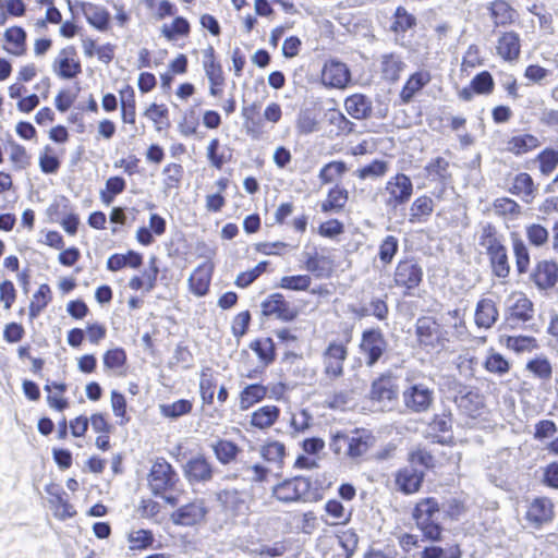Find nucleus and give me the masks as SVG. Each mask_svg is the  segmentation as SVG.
Instances as JSON below:
<instances>
[{
  "label": "nucleus",
  "mask_w": 558,
  "mask_h": 558,
  "mask_svg": "<svg viewBox=\"0 0 558 558\" xmlns=\"http://www.w3.org/2000/svg\"><path fill=\"white\" fill-rule=\"evenodd\" d=\"M373 444V437L366 433L352 436L348 439V453L350 457L357 458L366 453Z\"/></svg>",
  "instance_id": "47"
},
{
  "label": "nucleus",
  "mask_w": 558,
  "mask_h": 558,
  "mask_svg": "<svg viewBox=\"0 0 558 558\" xmlns=\"http://www.w3.org/2000/svg\"><path fill=\"white\" fill-rule=\"evenodd\" d=\"M404 68L405 63L397 54H384L380 59V72L386 81H398Z\"/></svg>",
  "instance_id": "26"
},
{
  "label": "nucleus",
  "mask_w": 558,
  "mask_h": 558,
  "mask_svg": "<svg viewBox=\"0 0 558 558\" xmlns=\"http://www.w3.org/2000/svg\"><path fill=\"white\" fill-rule=\"evenodd\" d=\"M525 233L529 242L534 246H543L549 239L548 230L538 223L526 226Z\"/></svg>",
  "instance_id": "60"
},
{
  "label": "nucleus",
  "mask_w": 558,
  "mask_h": 558,
  "mask_svg": "<svg viewBox=\"0 0 558 558\" xmlns=\"http://www.w3.org/2000/svg\"><path fill=\"white\" fill-rule=\"evenodd\" d=\"M295 128L302 135L314 133L318 130L317 114L312 109L301 110L296 117Z\"/></svg>",
  "instance_id": "39"
},
{
  "label": "nucleus",
  "mask_w": 558,
  "mask_h": 558,
  "mask_svg": "<svg viewBox=\"0 0 558 558\" xmlns=\"http://www.w3.org/2000/svg\"><path fill=\"white\" fill-rule=\"evenodd\" d=\"M526 371L534 377L547 381L553 376V365L547 356L541 354L527 361Z\"/></svg>",
  "instance_id": "33"
},
{
  "label": "nucleus",
  "mask_w": 558,
  "mask_h": 558,
  "mask_svg": "<svg viewBox=\"0 0 558 558\" xmlns=\"http://www.w3.org/2000/svg\"><path fill=\"white\" fill-rule=\"evenodd\" d=\"M506 320L510 325L526 322L533 316V304L522 292H513L505 302Z\"/></svg>",
  "instance_id": "9"
},
{
  "label": "nucleus",
  "mask_w": 558,
  "mask_h": 558,
  "mask_svg": "<svg viewBox=\"0 0 558 558\" xmlns=\"http://www.w3.org/2000/svg\"><path fill=\"white\" fill-rule=\"evenodd\" d=\"M461 553L458 547L444 549L441 547L432 546L424 549L422 558H460Z\"/></svg>",
  "instance_id": "64"
},
{
  "label": "nucleus",
  "mask_w": 558,
  "mask_h": 558,
  "mask_svg": "<svg viewBox=\"0 0 558 558\" xmlns=\"http://www.w3.org/2000/svg\"><path fill=\"white\" fill-rule=\"evenodd\" d=\"M259 453L265 461L281 469L286 457V447L280 441L269 440L260 447Z\"/></svg>",
  "instance_id": "28"
},
{
  "label": "nucleus",
  "mask_w": 558,
  "mask_h": 558,
  "mask_svg": "<svg viewBox=\"0 0 558 558\" xmlns=\"http://www.w3.org/2000/svg\"><path fill=\"white\" fill-rule=\"evenodd\" d=\"M432 77L428 71L421 70L413 73L400 92L402 104H409L429 82Z\"/></svg>",
  "instance_id": "19"
},
{
  "label": "nucleus",
  "mask_w": 558,
  "mask_h": 558,
  "mask_svg": "<svg viewBox=\"0 0 558 558\" xmlns=\"http://www.w3.org/2000/svg\"><path fill=\"white\" fill-rule=\"evenodd\" d=\"M216 458L222 463L228 464L233 461L240 452L239 447L229 440H218L213 445Z\"/></svg>",
  "instance_id": "44"
},
{
  "label": "nucleus",
  "mask_w": 558,
  "mask_h": 558,
  "mask_svg": "<svg viewBox=\"0 0 558 558\" xmlns=\"http://www.w3.org/2000/svg\"><path fill=\"white\" fill-rule=\"evenodd\" d=\"M216 388V380L214 378L213 372L210 368H205L201 373L199 378V391L201 397L205 403L211 404L214 401Z\"/></svg>",
  "instance_id": "49"
},
{
  "label": "nucleus",
  "mask_w": 558,
  "mask_h": 558,
  "mask_svg": "<svg viewBox=\"0 0 558 558\" xmlns=\"http://www.w3.org/2000/svg\"><path fill=\"white\" fill-rule=\"evenodd\" d=\"M82 10L88 23L95 28L101 32L108 28L110 15L105 8L94 3H84Z\"/></svg>",
  "instance_id": "24"
},
{
  "label": "nucleus",
  "mask_w": 558,
  "mask_h": 558,
  "mask_svg": "<svg viewBox=\"0 0 558 558\" xmlns=\"http://www.w3.org/2000/svg\"><path fill=\"white\" fill-rule=\"evenodd\" d=\"M51 300V290L48 284H41L34 293L29 304L31 317H36Z\"/></svg>",
  "instance_id": "48"
},
{
  "label": "nucleus",
  "mask_w": 558,
  "mask_h": 558,
  "mask_svg": "<svg viewBox=\"0 0 558 558\" xmlns=\"http://www.w3.org/2000/svg\"><path fill=\"white\" fill-rule=\"evenodd\" d=\"M539 170L544 175H549L558 165V151L545 149L538 155Z\"/></svg>",
  "instance_id": "63"
},
{
  "label": "nucleus",
  "mask_w": 558,
  "mask_h": 558,
  "mask_svg": "<svg viewBox=\"0 0 558 558\" xmlns=\"http://www.w3.org/2000/svg\"><path fill=\"white\" fill-rule=\"evenodd\" d=\"M486 92H488V72L484 71L473 78L469 87L460 92V97L463 100H470L474 93L484 94Z\"/></svg>",
  "instance_id": "52"
},
{
  "label": "nucleus",
  "mask_w": 558,
  "mask_h": 558,
  "mask_svg": "<svg viewBox=\"0 0 558 558\" xmlns=\"http://www.w3.org/2000/svg\"><path fill=\"white\" fill-rule=\"evenodd\" d=\"M456 402L463 413L471 417H476L484 408L485 399L475 391H469L465 395L457 397Z\"/></svg>",
  "instance_id": "25"
},
{
  "label": "nucleus",
  "mask_w": 558,
  "mask_h": 558,
  "mask_svg": "<svg viewBox=\"0 0 558 558\" xmlns=\"http://www.w3.org/2000/svg\"><path fill=\"white\" fill-rule=\"evenodd\" d=\"M265 316H272L282 322H291L296 318L298 310L280 293L268 295L260 304Z\"/></svg>",
  "instance_id": "10"
},
{
  "label": "nucleus",
  "mask_w": 558,
  "mask_h": 558,
  "mask_svg": "<svg viewBox=\"0 0 558 558\" xmlns=\"http://www.w3.org/2000/svg\"><path fill=\"white\" fill-rule=\"evenodd\" d=\"M177 474L170 463L158 459L151 466L148 483L155 495H162L172 489L177 483Z\"/></svg>",
  "instance_id": "5"
},
{
  "label": "nucleus",
  "mask_w": 558,
  "mask_h": 558,
  "mask_svg": "<svg viewBox=\"0 0 558 558\" xmlns=\"http://www.w3.org/2000/svg\"><path fill=\"white\" fill-rule=\"evenodd\" d=\"M5 50L14 56H23L26 51V33L22 27L13 26L4 32Z\"/></svg>",
  "instance_id": "23"
},
{
  "label": "nucleus",
  "mask_w": 558,
  "mask_h": 558,
  "mask_svg": "<svg viewBox=\"0 0 558 558\" xmlns=\"http://www.w3.org/2000/svg\"><path fill=\"white\" fill-rule=\"evenodd\" d=\"M251 349L256 352L260 362L268 365L275 360V344L270 338H264L251 343Z\"/></svg>",
  "instance_id": "50"
},
{
  "label": "nucleus",
  "mask_w": 558,
  "mask_h": 558,
  "mask_svg": "<svg viewBox=\"0 0 558 558\" xmlns=\"http://www.w3.org/2000/svg\"><path fill=\"white\" fill-rule=\"evenodd\" d=\"M348 170L343 161H331L325 165L319 171V180L327 184L340 179Z\"/></svg>",
  "instance_id": "51"
},
{
  "label": "nucleus",
  "mask_w": 558,
  "mask_h": 558,
  "mask_svg": "<svg viewBox=\"0 0 558 558\" xmlns=\"http://www.w3.org/2000/svg\"><path fill=\"white\" fill-rule=\"evenodd\" d=\"M193 403L190 400L181 399L168 404H160L159 412L162 416L175 420L189 414L192 411Z\"/></svg>",
  "instance_id": "41"
},
{
  "label": "nucleus",
  "mask_w": 558,
  "mask_h": 558,
  "mask_svg": "<svg viewBox=\"0 0 558 558\" xmlns=\"http://www.w3.org/2000/svg\"><path fill=\"white\" fill-rule=\"evenodd\" d=\"M379 196L388 211H396L405 205L412 197L413 183L404 173L390 177L385 186L379 191Z\"/></svg>",
  "instance_id": "1"
},
{
  "label": "nucleus",
  "mask_w": 558,
  "mask_h": 558,
  "mask_svg": "<svg viewBox=\"0 0 558 558\" xmlns=\"http://www.w3.org/2000/svg\"><path fill=\"white\" fill-rule=\"evenodd\" d=\"M143 263L141 254L129 251L126 254H113L107 260V268L118 271L124 267L138 268Z\"/></svg>",
  "instance_id": "29"
},
{
  "label": "nucleus",
  "mask_w": 558,
  "mask_h": 558,
  "mask_svg": "<svg viewBox=\"0 0 558 558\" xmlns=\"http://www.w3.org/2000/svg\"><path fill=\"white\" fill-rule=\"evenodd\" d=\"M206 515V508L202 500H196L179 508L171 514V520L177 525H194L199 523Z\"/></svg>",
  "instance_id": "14"
},
{
  "label": "nucleus",
  "mask_w": 558,
  "mask_h": 558,
  "mask_svg": "<svg viewBox=\"0 0 558 558\" xmlns=\"http://www.w3.org/2000/svg\"><path fill=\"white\" fill-rule=\"evenodd\" d=\"M388 171V163L384 160H374L369 165L357 170V177L362 180L366 178H379Z\"/></svg>",
  "instance_id": "62"
},
{
  "label": "nucleus",
  "mask_w": 558,
  "mask_h": 558,
  "mask_svg": "<svg viewBox=\"0 0 558 558\" xmlns=\"http://www.w3.org/2000/svg\"><path fill=\"white\" fill-rule=\"evenodd\" d=\"M311 282V277L307 275L284 276L280 279L278 287L291 291H306Z\"/></svg>",
  "instance_id": "55"
},
{
  "label": "nucleus",
  "mask_w": 558,
  "mask_h": 558,
  "mask_svg": "<svg viewBox=\"0 0 558 558\" xmlns=\"http://www.w3.org/2000/svg\"><path fill=\"white\" fill-rule=\"evenodd\" d=\"M398 396V390L390 377H380L372 385L371 398L383 407L390 405Z\"/></svg>",
  "instance_id": "17"
},
{
  "label": "nucleus",
  "mask_w": 558,
  "mask_h": 558,
  "mask_svg": "<svg viewBox=\"0 0 558 558\" xmlns=\"http://www.w3.org/2000/svg\"><path fill=\"white\" fill-rule=\"evenodd\" d=\"M399 242L393 235H387L379 245L378 256L385 265L390 264L398 252Z\"/></svg>",
  "instance_id": "59"
},
{
  "label": "nucleus",
  "mask_w": 558,
  "mask_h": 558,
  "mask_svg": "<svg viewBox=\"0 0 558 558\" xmlns=\"http://www.w3.org/2000/svg\"><path fill=\"white\" fill-rule=\"evenodd\" d=\"M510 191L520 196L523 202L531 203L534 198L535 186L530 174L522 172L514 177Z\"/></svg>",
  "instance_id": "30"
},
{
  "label": "nucleus",
  "mask_w": 558,
  "mask_h": 558,
  "mask_svg": "<svg viewBox=\"0 0 558 558\" xmlns=\"http://www.w3.org/2000/svg\"><path fill=\"white\" fill-rule=\"evenodd\" d=\"M538 145H539V142L535 136L525 134V135L513 137L509 142L508 148L510 151H512L517 155H520V154H524L529 150L536 148Z\"/></svg>",
  "instance_id": "54"
},
{
  "label": "nucleus",
  "mask_w": 558,
  "mask_h": 558,
  "mask_svg": "<svg viewBox=\"0 0 558 558\" xmlns=\"http://www.w3.org/2000/svg\"><path fill=\"white\" fill-rule=\"evenodd\" d=\"M102 361L105 368L119 372L126 362V354L123 349H111L104 354Z\"/></svg>",
  "instance_id": "57"
},
{
  "label": "nucleus",
  "mask_w": 558,
  "mask_h": 558,
  "mask_svg": "<svg viewBox=\"0 0 558 558\" xmlns=\"http://www.w3.org/2000/svg\"><path fill=\"white\" fill-rule=\"evenodd\" d=\"M279 409L276 405H264L252 414L251 424L257 428H268L278 420Z\"/></svg>",
  "instance_id": "34"
},
{
  "label": "nucleus",
  "mask_w": 558,
  "mask_h": 558,
  "mask_svg": "<svg viewBox=\"0 0 558 558\" xmlns=\"http://www.w3.org/2000/svg\"><path fill=\"white\" fill-rule=\"evenodd\" d=\"M348 192L347 190L335 186L327 195V198L322 204L324 213L340 211L347 204Z\"/></svg>",
  "instance_id": "35"
},
{
  "label": "nucleus",
  "mask_w": 558,
  "mask_h": 558,
  "mask_svg": "<svg viewBox=\"0 0 558 558\" xmlns=\"http://www.w3.org/2000/svg\"><path fill=\"white\" fill-rule=\"evenodd\" d=\"M214 266L210 263H203L190 276V290L196 296H204L209 289Z\"/></svg>",
  "instance_id": "18"
},
{
  "label": "nucleus",
  "mask_w": 558,
  "mask_h": 558,
  "mask_svg": "<svg viewBox=\"0 0 558 558\" xmlns=\"http://www.w3.org/2000/svg\"><path fill=\"white\" fill-rule=\"evenodd\" d=\"M161 34L168 40H175L178 37H185L190 34V24L184 17H177L168 25L163 24L161 27Z\"/></svg>",
  "instance_id": "46"
},
{
  "label": "nucleus",
  "mask_w": 558,
  "mask_h": 558,
  "mask_svg": "<svg viewBox=\"0 0 558 558\" xmlns=\"http://www.w3.org/2000/svg\"><path fill=\"white\" fill-rule=\"evenodd\" d=\"M320 80L326 87L343 89L351 80V73L347 64L329 60L322 69Z\"/></svg>",
  "instance_id": "11"
},
{
  "label": "nucleus",
  "mask_w": 558,
  "mask_h": 558,
  "mask_svg": "<svg viewBox=\"0 0 558 558\" xmlns=\"http://www.w3.org/2000/svg\"><path fill=\"white\" fill-rule=\"evenodd\" d=\"M325 510L335 521L332 524L347 523L351 518V510L347 509L340 501L336 499L328 500Z\"/></svg>",
  "instance_id": "56"
},
{
  "label": "nucleus",
  "mask_w": 558,
  "mask_h": 558,
  "mask_svg": "<svg viewBox=\"0 0 558 558\" xmlns=\"http://www.w3.org/2000/svg\"><path fill=\"white\" fill-rule=\"evenodd\" d=\"M39 167L44 173H56L60 161L50 146H46L39 155Z\"/></svg>",
  "instance_id": "58"
},
{
  "label": "nucleus",
  "mask_w": 558,
  "mask_h": 558,
  "mask_svg": "<svg viewBox=\"0 0 558 558\" xmlns=\"http://www.w3.org/2000/svg\"><path fill=\"white\" fill-rule=\"evenodd\" d=\"M532 278L538 288H551L558 280V265L554 262L543 260L537 264Z\"/></svg>",
  "instance_id": "20"
},
{
  "label": "nucleus",
  "mask_w": 558,
  "mask_h": 558,
  "mask_svg": "<svg viewBox=\"0 0 558 558\" xmlns=\"http://www.w3.org/2000/svg\"><path fill=\"white\" fill-rule=\"evenodd\" d=\"M425 172L432 181L446 182L450 177L449 162L442 157H437L425 166Z\"/></svg>",
  "instance_id": "37"
},
{
  "label": "nucleus",
  "mask_w": 558,
  "mask_h": 558,
  "mask_svg": "<svg viewBox=\"0 0 558 558\" xmlns=\"http://www.w3.org/2000/svg\"><path fill=\"white\" fill-rule=\"evenodd\" d=\"M213 473L210 462L203 456L190 459L184 466V474L191 483L208 482Z\"/></svg>",
  "instance_id": "15"
},
{
  "label": "nucleus",
  "mask_w": 558,
  "mask_h": 558,
  "mask_svg": "<svg viewBox=\"0 0 558 558\" xmlns=\"http://www.w3.org/2000/svg\"><path fill=\"white\" fill-rule=\"evenodd\" d=\"M348 342L333 340L328 343L322 354L324 374L329 379H336L343 374V364L348 357Z\"/></svg>",
  "instance_id": "3"
},
{
  "label": "nucleus",
  "mask_w": 558,
  "mask_h": 558,
  "mask_svg": "<svg viewBox=\"0 0 558 558\" xmlns=\"http://www.w3.org/2000/svg\"><path fill=\"white\" fill-rule=\"evenodd\" d=\"M126 186L125 180L121 177H111L106 181L105 190L100 191V199L105 205H110L114 197L121 194Z\"/></svg>",
  "instance_id": "43"
},
{
  "label": "nucleus",
  "mask_w": 558,
  "mask_h": 558,
  "mask_svg": "<svg viewBox=\"0 0 558 558\" xmlns=\"http://www.w3.org/2000/svg\"><path fill=\"white\" fill-rule=\"evenodd\" d=\"M402 397L407 409L417 413L428 410L434 399L433 391L426 385L412 381H409Z\"/></svg>",
  "instance_id": "8"
},
{
  "label": "nucleus",
  "mask_w": 558,
  "mask_h": 558,
  "mask_svg": "<svg viewBox=\"0 0 558 558\" xmlns=\"http://www.w3.org/2000/svg\"><path fill=\"white\" fill-rule=\"evenodd\" d=\"M440 514L438 502L434 498H424L416 504L413 511V519L415 520L416 526L427 539L438 541L440 538Z\"/></svg>",
  "instance_id": "2"
},
{
  "label": "nucleus",
  "mask_w": 558,
  "mask_h": 558,
  "mask_svg": "<svg viewBox=\"0 0 558 558\" xmlns=\"http://www.w3.org/2000/svg\"><path fill=\"white\" fill-rule=\"evenodd\" d=\"M53 72L62 78H73L81 73V63L73 47L59 51L52 63Z\"/></svg>",
  "instance_id": "13"
},
{
  "label": "nucleus",
  "mask_w": 558,
  "mask_h": 558,
  "mask_svg": "<svg viewBox=\"0 0 558 558\" xmlns=\"http://www.w3.org/2000/svg\"><path fill=\"white\" fill-rule=\"evenodd\" d=\"M521 44L519 35L509 32L505 33L497 41L496 51L505 61H514L519 58Z\"/></svg>",
  "instance_id": "21"
},
{
  "label": "nucleus",
  "mask_w": 558,
  "mask_h": 558,
  "mask_svg": "<svg viewBox=\"0 0 558 558\" xmlns=\"http://www.w3.org/2000/svg\"><path fill=\"white\" fill-rule=\"evenodd\" d=\"M121 119L123 123L135 124L136 101L134 90L131 87L121 92Z\"/></svg>",
  "instance_id": "36"
},
{
  "label": "nucleus",
  "mask_w": 558,
  "mask_h": 558,
  "mask_svg": "<svg viewBox=\"0 0 558 558\" xmlns=\"http://www.w3.org/2000/svg\"><path fill=\"white\" fill-rule=\"evenodd\" d=\"M203 69L209 81L217 84L218 81H225L222 68L216 60L215 50L211 46L203 50Z\"/></svg>",
  "instance_id": "32"
},
{
  "label": "nucleus",
  "mask_w": 558,
  "mask_h": 558,
  "mask_svg": "<svg viewBox=\"0 0 558 558\" xmlns=\"http://www.w3.org/2000/svg\"><path fill=\"white\" fill-rule=\"evenodd\" d=\"M424 472L413 466H405L396 474V485L404 494L416 493L423 482Z\"/></svg>",
  "instance_id": "16"
},
{
  "label": "nucleus",
  "mask_w": 558,
  "mask_h": 558,
  "mask_svg": "<svg viewBox=\"0 0 558 558\" xmlns=\"http://www.w3.org/2000/svg\"><path fill=\"white\" fill-rule=\"evenodd\" d=\"M267 265V262H260L254 268L241 272L235 279V284L240 288L248 287L266 270Z\"/></svg>",
  "instance_id": "61"
},
{
  "label": "nucleus",
  "mask_w": 558,
  "mask_h": 558,
  "mask_svg": "<svg viewBox=\"0 0 558 558\" xmlns=\"http://www.w3.org/2000/svg\"><path fill=\"white\" fill-rule=\"evenodd\" d=\"M434 211V201L426 195L416 197L409 208V222L423 223Z\"/></svg>",
  "instance_id": "22"
},
{
  "label": "nucleus",
  "mask_w": 558,
  "mask_h": 558,
  "mask_svg": "<svg viewBox=\"0 0 558 558\" xmlns=\"http://www.w3.org/2000/svg\"><path fill=\"white\" fill-rule=\"evenodd\" d=\"M490 17L494 19L496 25H505L514 20V11L505 1H494L490 4Z\"/></svg>",
  "instance_id": "45"
},
{
  "label": "nucleus",
  "mask_w": 558,
  "mask_h": 558,
  "mask_svg": "<svg viewBox=\"0 0 558 558\" xmlns=\"http://www.w3.org/2000/svg\"><path fill=\"white\" fill-rule=\"evenodd\" d=\"M266 388L259 384L246 386L240 393V408L247 410L266 396Z\"/></svg>",
  "instance_id": "38"
},
{
  "label": "nucleus",
  "mask_w": 558,
  "mask_h": 558,
  "mask_svg": "<svg viewBox=\"0 0 558 558\" xmlns=\"http://www.w3.org/2000/svg\"><path fill=\"white\" fill-rule=\"evenodd\" d=\"M310 489V480L296 476L276 485L272 488V496L281 502H294L305 500Z\"/></svg>",
  "instance_id": "6"
},
{
  "label": "nucleus",
  "mask_w": 558,
  "mask_h": 558,
  "mask_svg": "<svg viewBox=\"0 0 558 558\" xmlns=\"http://www.w3.org/2000/svg\"><path fill=\"white\" fill-rule=\"evenodd\" d=\"M344 107L347 112L354 119H364L372 111L371 100L361 94H355L345 99Z\"/></svg>",
  "instance_id": "27"
},
{
  "label": "nucleus",
  "mask_w": 558,
  "mask_h": 558,
  "mask_svg": "<svg viewBox=\"0 0 558 558\" xmlns=\"http://www.w3.org/2000/svg\"><path fill=\"white\" fill-rule=\"evenodd\" d=\"M8 154L13 169L15 170H23L31 163V156L27 154L25 147L15 142L9 143Z\"/></svg>",
  "instance_id": "42"
},
{
  "label": "nucleus",
  "mask_w": 558,
  "mask_h": 558,
  "mask_svg": "<svg viewBox=\"0 0 558 558\" xmlns=\"http://www.w3.org/2000/svg\"><path fill=\"white\" fill-rule=\"evenodd\" d=\"M555 517L554 502L548 497H535L526 506L525 520L530 526L541 529Z\"/></svg>",
  "instance_id": "7"
},
{
  "label": "nucleus",
  "mask_w": 558,
  "mask_h": 558,
  "mask_svg": "<svg viewBox=\"0 0 558 558\" xmlns=\"http://www.w3.org/2000/svg\"><path fill=\"white\" fill-rule=\"evenodd\" d=\"M423 279V269L420 264L411 258L400 260L393 274V282L398 288L404 289V294L420 286Z\"/></svg>",
  "instance_id": "4"
},
{
  "label": "nucleus",
  "mask_w": 558,
  "mask_h": 558,
  "mask_svg": "<svg viewBox=\"0 0 558 558\" xmlns=\"http://www.w3.org/2000/svg\"><path fill=\"white\" fill-rule=\"evenodd\" d=\"M437 325L429 318H420L416 324V333L422 344H432L436 338Z\"/></svg>",
  "instance_id": "53"
},
{
  "label": "nucleus",
  "mask_w": 558,
  "mask_h": 558,
  "mask_svg": "<svg viewBox=\"0 0 558 558\" xmlns=\"http://www.w3.org/2000/svg\"><path fill=\"white\" fill-rule=\"evenodd\" d=\"M362 353L366 356V364L374 365L387 349V342L379 330H366L363 332L360 344Z\"/></svg>",
  "instance_id": "12"
},
{
  "label": "nucleus",
  "mask_w": 558,
  "mask_h": 558,
  "mask_svg": "<svg viewBox=\"0 0 558 558\" xmlns=\"http://www.w3.org/2000/svg\"><path fill=\"white\" fill-rule=\"evenodd\" d=\"M490 264L497 277L505 278L508 276L510 268L506 248L496 241H490Z\"/></svg>",
  "instance_id": "31"
},
{
  "label": "nucleus",
  "mask_w": 558,
  "mask_h": 558,
  "mask_svg": "<svg viewBox=\"0 0 558 558\" xmlns=\"http://www.w3.org/2000/svg\"><path fill=\"white\" fill-rule=\"evenodd\" d=\"M500 343L517 353L532 352L538 348L536 340L532 337H501Z\"/></svg>",
  "instance_id": "40"
}]
</instances>
